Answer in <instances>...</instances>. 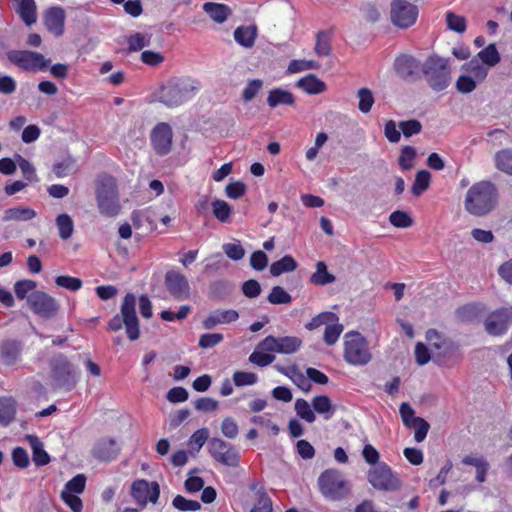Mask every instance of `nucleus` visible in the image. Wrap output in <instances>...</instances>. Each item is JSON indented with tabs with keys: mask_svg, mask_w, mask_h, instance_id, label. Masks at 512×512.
Masks as SVG:
<instances>
[{
	"mask_svg": "<svg viewBox=\"0 0 512 512\" xmlns=\"http://www.w3.org/2000/svg\"><path fill=\"white\" fill-rule=\"evenodd\" d=\"M302 341L298 337L284 336L278 338L277 348L280 354L295 353L301 346Z\"/></svg>",
	"mask_w": 512,
	"mask_h": 512,
	"instance_id": "4c0bfd02",
	"label": "nucleus"
},
{
	"mask_svg": "<svg viewBox=\"0 0 512 512\" xmlns=\"http://www.w3.org/2000/svg\"><path fill=\"white\" fill-rule=\"evenodd\" d=\"M37 215L36 211L30 207H13L4 211L2 220L4 222L16 221L23 222L29 221L35 218Z\"/></svg>",
	"mask_w": 512,
	"mask_h": 512,
	"instance_id": "bb28decb",
	"label": "nucleus"
},
{
	"mask_svg": "<svg viewBox=\"0 0 512 512\" xmlns=\"http://www.w3.org/2000/svg\"><path fill=\"white\" fill-rule=\"evenodd\" d=\"M128 50L136 52L150 45V37L142 33H134L127 37Z\"/></svg>",
	"mask_w": 512,
	"mask_h": 512,
	"instance_id": "a18cd8bd",
	"label": "nucleus"
},
{
	"mask_svg": "<svg viewBox=\"0 0 512 512\" xmlns=\"http://www.w3.org/2000/svg\"><path fill=\"white\" fill-rule=\"evenodd\" d=\"M208 450L211 456L223 465L234 467L238 464L237 450L233 445L220 438H211Z\"/></svg>",
	"mask_w": 512,
	"mask_h": 512,
	"instance_id": "f8f14e48",
	"label": "nucleus"
},
{
	"mask_svg": "<svg viewBox=\"0 0 512 512\" xmlns=\"http://www.w3.org/2000/svg\"><path fill=\"white\" fill-rule=\"evenodd\" d=\"M498 190L491 181L474 183L466 192L465 210L474 216H485L497 205Z\"/></svg>",
	"mask_w": 512,
	"mask_h": 512,
	"instance_id": "f257e3e1",
	"label": "nucleus"
},
{
	"mask_svg": "<svg viewBox=\"0 0 512 512\" xmlns=\"http://www.w3.org/2000/svg\"><path fill=\"white\" fill-rule=\"evenodd\" d=\"M495 165L497 169L512 175V150L504 149L496 153Z\"/></svg>",
	"mask_w": 512,
	"mask_h": 512,
	"instance_id": "ea45409f",
	"label": "nucleus"
},
{
	"mask_svg": "<svg viewBox=\"0 0 512 512\" xmlns=\"http://www.w3.org/2000/svg\"><path fill=\"white\" fill-rule=\"evenodd\" d=\"M160 495V486L157 482L149 483L144 479L136 480L131 486V496L142 507L148 502L156 503Z\"/></svg>",
	"mask_w": 512,
	"mask_h": 512,
	"instance_id": "4468645a",
	"label": "nucleus"
},
{
	"mask_svg": "<svg viewBox=\"0 0 512 512\" xmlns=\"http://www.w3.org/2000/svg\"><path fill=\"white\" fill-rule=\"evenodd\" d=\"M209 437V431L207 428H200L195 431L189 438L188 445L199 452Z\"/></svg>",
	"mask_w": 512,
	"mask_h": 512,
	"instance_id": "3c124183",
	"label": "nucleus"
},
{
	"mask_svg": "<svg viewBox=\"0 0 512 512\" xmlns=\"http://www.w3.org/2000/svg\"><path fill=\"white\" fill-rule=\"evenodd\" d=\"M296 86L309 95L321 94L327 90V85L314 74L300 78Z\"/></svg>",
	"mask_w": 512,
	"mask_h": 512,
	"instance_id": "b1692460",
	"label": "nucleus"
},
{
	"mask_svg": "<svg viewBox=\"0 0 512 512\" xmlns=\"http://www.w3.org/2000/svg\"><path fill=\"white\" fill-rule=\"evenodd\" d=\"M235 41L242 47L251 48L255 44L257 37L256 26H239L234 30L233 33Z\"/></svg>",
	"mask_w": 512,
	"mask_h": 512,
	"instance_id": "393cba45",
	"label": "nucleus"
},
{
	"mask_svg": "<svg viewBox=\"0 0 512 512\" xmlns=\"http://www.w3.org/2000/svg\"><path fill=\"white\" fill-rule=\"evenodd\" d=\"M359 98L358 108L362 113H368L374 103L372 92L368 88H361L357 92Z\"/></svg>",
	"mask_w": 512,
	"mask_h": 512,
	"instance_id": "864d4df0",
	"label": "nucleus"
},
{
	"mask_svg": "<svg viewBox=\"0 0 512 512\" xmlns=\"http://www.w3.org/2000/svg\"><path fill=\"white\" fill-rule=\"evenodd\" d=\"M447 26L450 30L463 33L466 30V21L462 16H458L453 12L446 13Z\"/></svg>",
	"mask_w": 512,
	"mask_h": 512,
	"instance_id": "052dcab7",
	"label": "nucleus"
},
{
	"mask_svg": "<svg viewBox=\"0 0 512 512\" xmlns=\"http://www.w3.org/2000/svg\"><path fill=\"white\" fill-rule=\"evenodd\" d=\"M512 323V307H505L492 312L486 318L485 330L491 335L504 334Z\"/></svg>",
	"mask_w": 512,
	"mask_h": 512,
	"instance_id": "dca6fc26",
	"label": "nucleus"
},
{
	"mask_svg": "<svg viewBox=\"0 0 512 512\" xmlns=\"http://www.w3.org/2000/svg\"><path fill=\"white\" fill-rule=\"evenodd\" d=\"M172 505L180 511H197L201 508V504L198 501L188 500L181 495H177Z\"/></svg>",
	"mask_w": 512,
	"mask_h": 512,
	"instance_id": "13d9d810",
	"label": "nucleus"
},
{
	"mask_svg": "<svg viewBox=\"0 0 512 512\" xmlns=\"http://www.w3.org/2000/svg\"><path fill=\"white\" fill-rule=\"evenodd\" d=\"M389 221L397 228H408L413 224V220L409 214L400 210L392 212L389 216Z\"/></svg>",
	"mask_w": 512,
	"mask_h": 512,
	"instance_id": "603ef678",
	"label": "nucleus"
},
{
	"mask_svg": "<svg viewBox=\"0 0 512 512\" xmlns=\"http://www.w3.org/2000/svg\"><path fill=\"white\" fill-rule=\"evenodd\" d=\"M331 52L330 40L326 33L320 31L317 33L315 53L318 56H328Z\"/></svg>",
	"mask_w": 512,
	"mask_h": 512,
	"instance_id": "4d7b16f0",
	"label": "nucleus"
},
{
	"mask_svg": "<svg viewBox=\"0 0 512 512\" xmlns=\"http://www.w3.org/2000/svg\"><path fill=\"white\" fill-rule=\"evenodd\" d=\"M16 414V403L12 398L1 397L0 398V423L3 426L10 424Z\"/></svg>",
	"mask_w": 512,
	"mask_h": 512,
	"instance_id": "2f4dec72",
	"label": "nucleus"
},
{
	"mask_svg": "<svg viewBox=\"0 0 512 512\" xmlns=\"http://www.w3.org/2000/svg\"><path fill=\"white\" fill-rule=\"evenodd\" d=\"M27 441L32 449V459L36 466H44L50 462V456L43 448V443L34 435H27Z\"/></svg>",
	"mask_w": 512,
	"mask_h": 512,
	"instance_id": "cd10ccee",
	"label": "nucleus"
},
{
	"mask_svg": "<svg viewBox=\"0 0 512 512\" xmlns=\"http://www.w3.org/2000/svg\"><path fill=\"white\" fill-rule=\"evenodd\" d=\"M339 321L338 316L333 312H322L311 319L309 323L305 325L306 329L314 330L319 328L322 325L325 327L332 323Z\"/></svg>",
	"mask_w": 512,
	"mask_h": 512,
	"instance_id": "a19ab883",
	"label": "nucleus"
},
{
	"mask_svg": "<svg viewBox=\"0 0 512 512\" xmlns=\"http://www.w3.org/2000/svg\"><path fill=\"white\" fill-rule=\"evenodd\" d=\"M55 283L70 291H78L82 287L81 279L71 276H58L55 279Z\"/></svg>",
	"mask_w": 512,
	"mask_h": 512,
	"instance_id": "e2e57ef3",
	"label": "nucleus"
},
{
	"mask_svg": "<svg viewBox=\"0 0 512 512\" xmlns=\"http://www.w3.org/2000/svg\"><path fill=\"white\" fill-rule=\"evenodd\" d=\"M422 71L429 86L435 91L446 89L451 82V70L444 58L429 57L422 65Z\"/></svg>",
	"mask_w": 512,
	"mask_h": 512,
	"instance_id": "423d86ee",
	"label": "nucleus"
},
{
	"mask_svg": "<svg viewBox=\"0 0 512 512\" xmlns=\"http://www.w3.org/2000/svg\"><path fill=\"white\" fill-rule=\"evenodd\" d=\"M86 485V477L83 474H78L69 480L62 491H69L71 494H80L84 491Z\"/></svg>",
	"mask_w": 512,
	"mask_h": 512,
	"instance_id": "5fc2aeb1",
	"label": "nucleus"
},
{
	"mask_svg": "<svg viewBox=\"0 0 512 512\" xmlns=\"http://www.w3.org/2000/svg\"><path fill=\"white\" fill-rule=\"evenodd\" d=\"M224 339L223 335L221 333H207L203 334L199 338V347L203 349H208L215 347L220 342H222Z\"/></svg>",
	"mask_w": 512,
	"mask_h": 512,
	"instance_id": "338daca9",
	"label": "nucleus"
},
{
	"mask_svg": "<svg viewBox=\"0 0 512 512\" xmlns=\"http://www.w3.org/2000/svg\"><path fill=\"white\" fill-rule=\"evenodd\" d=\"M267 300L271 304H289L292 301V297L281 286H275L272 288Z\"/></svg>",
	"mask_w": 512,
	"mask_h": 512,
	"instance_id": "09e8293b",
	"label": "nucleus"
},
{
	"mask_svg": "<svg viewBox=\"0 0 512 512\" xmlns=\"http://www.w3.org/2000/svg\"><path fill=\"white\" fill-rule=\"evenodd\" d=\"M297 262L290 255H285L280 260L273 262L270 266V273L277 277L283 273L293 272L297 269Z\"/></svg>",
	"mask_w": 512,
	"mask_h": 512,
	"instance_id": "7c9ffc66",
	"label": "nucleus"
},
{
	"mask_svg": "<svg viewBox=\"0 0 512 512\" xmlns=\"http://www.w3.org/2000/svg\"><path fill=\"white\" fill-rule=\"evenodd\" d=\"M56 226L59 231V237L63 240L69 239L74 232V222L71 216L66 213L59 214L56 217Z\"/></svg>",
	"mask_w": 512,
	"mask_h": 512,
	"instance_id": "c9c22d12",
	"label": "nucleus"
},
{
	"mask_svg": "<svg viewBox=\"0 0 512 512\" xmlns=\"http://www.w3.org/2000/svg\"><path fill=\"white\" fill-rule=\"evenodd\" d=\"M36 282L33 280L17 281L14 285L15 294L19 299L28 298V293L36 288Z\"/></svg>",
	"mask_w": 512,
	"mask_h": 512,
	"instance_id": "680f3d73",
	"label": "nucleus"
},
{
	"mask_svg": "<svg viewBox=\"0 0 512 512\" xmlns=\"http://www.w3.org/2000/svg\"><path fill=\"white\" fill-rule=\"evenodd\" d=\"M368 482L377 490L397 491L401 488V480L384 462L378 463L368 471Z\"/></svg>",
	"mask_w": 512,
	"mask_h": 512,
	"instance_id": "0eeeda50",
	"label": "nucleus"
},
{
	"mask_svg": "<svg viewBox=\"0 0 512 512\" xmlns=\"http://www.w3.org/2000/svg\"><path fill=\"white\" fill-rule=\"evenodd\" d=\"M431 174L427 170L417 172L412 186V193L415 196L421 195L429 186Z\"/></svg>",
	"mask_w": 512,
	"mask_h": 512,
	"instance_id": "37998d69",
	"label": "nucleus"
},
{
	"mask_svg": "<svg viewBox=\"0 0 512 512\" xmlns=\"http://www.w3.org/2000/svg\"><path fill=\"white\" fill-rule=\"evenodd\" d=\"M275 360V356L270 353H265L258 348L250 354L249 361L259 367H266Z\"/></svg>",
	"mask_w": 512,
	"mask_h": 512,
	"instance_id": "bf43d9fd",
	"label": "nucleus"
},
{
	"mask_svg": "<svg viewBox=\"0 0 512 512\" xmlns=\"http://www.w3.org/2000/svg\"><path fill=\"white\" fill-rule=\"evenodd\" d=\"M221 432L225 437L235 439L239 433L236 421L231 417L224 418L221 423Z\"/></svg>",
	"mask_w": 512,
	"mask_h": 512,
	"instance_id": "69168bd1",
	"label": "nucleus"
},
{
	"mask_svg": "<svg viewBox=\"0 0 512 512\" xmlns=\"http://www.w3.org/2000/svg\"><path fill=\"white\" fill-rule=\"evenodd\" d=\"M165 286L168 292L178 301L187 300L191 295V288L187 278L178 271L171 270L165 275Z\"/></svg>",
	"mask_w": 512,
	"mask_h": 512,
	"instance_id": "2eb2a0df",
	"label": "nucleus"
},
{
	"mask_svg": "<svg viewBox=\"0 0 512 512\" xmlns=\"http://www.w3.org/2000/svg\"><path fill=\"white\" fill-rule=\"evenodd\" d=\"M200 88V83L195 79L175 77L161 86L157 98L165 106L174 108L195 97Z\"/></svg>",
	"mask_w": 512,
	"mask_h": 512,
	"instance_id": "f03ea898",
	"label": "nucleus"
},
{
	"mask_svg": "<svg viewBox=\"0 0 512 512\" xmlns=\"http://www.w3.org/2000/svg\"><path fill=\"white\" fill-rule=\"evenodd\" d=\"M478 83L472 76L463 74L458 77L455 85L458 92L468 94L476 89Z\"/></svg>",
	"mask_w": 512,
	"mask_h": 512,
	"instance_id": "de8ad7c7",
	"label": "nucleus"
},
{
	"mask_svg": "<svg viewBox=\"0 0 512 512\" xmlns=\"http://www.w3.org/2000/svg\"><path fill=\"white\" fill-rule=\"evenodd\" d=\"M295 411L301 419L307 421L308 423H312L316 419L310 404L304 399L300 398L296 400Z\"/></svg>",
	"mask_w": 512,
	"mask_h": 512,
	"instance_id": "49530a36",
	"label": "nucleus"
},
{
	"mask_svg": "<svg viewBox=\"0 0 512 512\" xmlns=\"http://www.w3.org/2000/svg\"><path fill=\"white\" fill-rule=\"evenodd\" d=\"M51 368L56 387L70 390L75 385V374L66 357L63 355L54 357Z\"/></svg>",
	"mask_w": 512,
	"mask_h": 512,
	"instance_id": "9b49d317",
	"label": "nucleus"
},
{
	"mask_svg": "<svg viewBox=\"0 0 512 512\" xmlns=\"http://www.w3.org/2000/svg\"><path fill=\"white\" fill-rule=\"evenodd\" d=\"M96 200L99 212L106 217H116L121 211L117 184L113 177L103 175L98 179Z\"/></svg>",
	"mask_w": 512,
	"mask_h": 512,
	"instance_id": "20e7f679",
	"label": "nucleus"
},
{
	"mask_svg": "<svg viewBox=\"0 0 512 512\" xmlns=\"http://www.w3.org/2000/svg\"><path fill=\"white\" fill-rule=\"evenodd\" d=\"M65 18V11L60 6L50 7L43 14L46 29L57 38L64 33Z\"/></svg>",
	"mask_w": 512,
	"mask_h": 512,
	"instance_id": "6ab92c4d",
	"label": "nucleus"
},
{
	"mask_svg": "<svg viewBox=\"0 0 512 512\" xmlns=\"http://www.w3.org/2000/svg\"><path fill=\"white\" fill-rule=\"evenodd\" d=\"M222 249L227 257L234 261L241 260L245 255V250L240 243H226Z\"/></svg>",
	"mask_w": 512,
	"mask_h": 512,
	"instance_id": "0e129e2a",
	"label": "nucleus"
},
{
	"mask_svg": "<svg viewBox=\"0 0 512 512\" xmlns=\"http://www.w3.org/2000/svg\"><path fill=\"white\" fill-rule=\"evenodd\" d=\"M239 318V314L234 309L221 310L217 309L211 312L203 321L202 326L206 330H212L219 324H229L235 322Z\"/></svg>",
	"mask_w": 512,
	"mask_h": 512,
	"instance_id": "412c9836",
	"label": "nucleus"
},
{
	"mask_svg": "<svg viewBox=\"0 0 512 512\" xmlns=\"http://www.w3.org/2000/svg\"><path fill=\"white\" fill-rule=\"evenodd\" d=\"M121 315H115L108 323V329L119 331L125 326L128 338L135 341L140 336L139 320L136 314V297L132 293H127L123 299Z\"/></svg>",
	"mask_w": 512,
	"mask_h": 512,
	"instance_id": "7ed1b4c3",
	"label": "nucleus"
},
{
	"mask_svg": "<svg viewBox=\"0 0 512 512\" xmlns=\"http://www.w3.org/2000/svg\"><path fill=\"white\" fill-rule=\"evenodd\" d=\"M335 277L327 271V266L324 262L316 264V271L311 276V282L316 285H327L333 283Z\"/></svg>",
	"mask_w": 512,
	"mask_h": 512,
	"instance_id": "58836bf2",
	"label": "nucleus"
},
{
	"mask_svg": "<svg viewBox=\"0 0 512 512\" xmlns=\"http://www.w3.org/2000/svg\"><path fill=\"white\" fill-rule=\"evenodd\" d=\"M462 68L479 83L488 75V68L476 57L465 63Z\"/></svg>",
	"mask_w": 512,
	"mask_h": 512,
	"instance_id": "473e14b6",
	"label": "nucleus"
},
{
	"mask_svg": "<svg viewBox=\"0 0 512 512\" xmlns=\"http://www.w3.org/2000/svg\"><path fill=\"white\" fill-rule=\"evenodd\" d=\"M30 309L43 318L53 317L57 310L56 300L43 291H33L27 298Z\"/></svg>",
	"mask_w": 512,
	"mask_h": 512,
	"instance_id": "ddd939ff",
	"label": "nucleus"
},
{
	"mask_svg": "<svg viewBox=\"0 0 512 512\" xmlns=\"http://www.w3.org/2000/svg\"><path fill=\"white\" fill-rule=\"evenodd\" d=\"M24 343L18 339H4L0 342V363L6 367L17 365L22 358Z\"/></svg>",
	"mask_w": 512,
	"mask_h": 512,
	"instance_id": "f3484780",
	"label": "nucleus"
},
{
	"mask_svg": "<svg viewBox=\"0 0 512 512\" xmlns=\"http://www.w3.org/2000/svg\"><path fill=\"white\" fill-rule=\"evenodd\" d=\"M295 103V97L293 94L282 88H275L271 90L267 97V104L271 108H275L279 105L291 106Z\"/></svg>",
	"mask_w": 512,
	"mask_h": 512,
	"instance_id": "c85d7f7f",
	"label": "nucleus"
},
{
	"mask_svg": "<svg viewBox=\"0 0 512 512\" xmlns=\"http://www.w3.org/2000/svg\"><path fill=\"white\" fill-rule=\"evenodd\" d=\"M172 129L167 123H159L152 130L151 143L159 155H166L171 151L172 146Z\"/></svg>",
	"mask_w": 512,
	"mask_h": 512,
	"instance_id": "a211bd4d",
	"label": "nucleus"
},
{
	"mask_svg": "<svg viewBox=\"0 0 512 512\" xmlns=\"http://www.w3.org/2000/svg\"><path fill=\"white\" fill-rule=\"evenodd\" d=\"M251 489L256 491L257 502L250 512H273L272 500L262 489H257V484H252Z\"/></svg>",
	"mask_w": 512,
	"mask_h": 512,
	"instance_id": "72a5a7b5",
	"label": "nucleus"
},
{
	"mask_svg": "<svg viewBox=\"0 0 512 512\" xmlns=\"http://www.w3.org/2000/svg\"><path fill=\"white\" fill-rule=\"evenodd\" d=\"M203 10L216 23L225 22L228 19V17L232 14V10L229 6L215 2L204 3Z\"/></svg>",
	"mask_w": 512,
	"mask_h": 512,
	"instance_id": "a878e982",
	"label": "nucleus"
},
{
	"mask_svg": "<svg viewBox=\"0 0 512 512\" xmlns=\"http://www.w3.org/2000/svg\"><path fill=\"white\" fill-rule=\"evenodd\" d=\"M133 226L137 229L143 228L147 224V228L154 230L156 228L154 215L150 209L135 210L131 214Z\"/></svg>",
	"mask_w": 512,
	"mask_h": 512,
	"instance_id": "c756f323",
	"label": "nucleus"
},
{
	"mask_svg": "<svg viewBox=\"0 0 512 512\" xmlns=\"http://www.w3.org/2000/svg\"><path fill=\"white\" fill-rule=\"evenodd\" d=\"M394 69L401 78L408 80L414 78L422 70V66L414 57L401 55L395 59Z\"/></svg>",
	"mask_w": 512,
	"mask_h": 512,
	"instance_id": "aec40b11",
	"label": "nucleus"
},
{
	"mask_svg": "<svg viewBox=\"0 0 512 512\" xmlns=\"http://www.w3.org/2000/svg\"><path fill=\"white\" fill-rule=\"evenodd\" d=\"M312 406L317 413L323 414L326 420L330 419L334 414L332 402L326 395L314 397L312 400Z\"/></svg>",
	"mask_w": 512,
	"mask_h": 512,
	"instance_id": "e433bc0d",
	"label": "nucleus"
},
{
	"mask_svg": "<svg viewBox=\"0 0 512 512\" xmlns=\"http://www.w3.org/2000/svg\"><path fill=\"white\" fill-rule=\"evenodd\" d=\"M233 381L238 387L250 386L257 383L258 377L252 372L236 371L233 374Z\"/></svg>",
	"mask_w": 512,
	"mask_h": 512,
	"instance_id": "6e6d98bb",
	"label": "nucleus"
},
{
	"mask_svg": "<svg viewBox=\"0 0 512 512\" xmlns=\"http://www.w3.org/2000/svg\"><path fill=\"white\" fill-rule=\"evenodd\" d=\"M319 64L314 60H292L287 71L291 74L299 73L306 70L318 69Z\"/></svg>",
	"mask_w": 512,
	"mask_h": 512,
	"instance_id": "8fccbe9b",
	"label": "nucleus"
},
{
	"mask_svg": "<svg viewBox=\"0 0 512 512\" xmlns=\"http://www.w3.org/2000/svg\"><path fill=\"white\" fill-rule=\"evenodd\" d=\"M322 494L332 500H339L346 496L348 487L344 476L337 470H326L318 479Z\"/></svg>",
	"mask_w": 512,
	"mask_h": 512,
	"instance_id": "6e6552de",
	"label": "nucleus"
},
{
	"mask_svg": "<svg viewBox=\"0 0 512 512\" xmlns=\"http://www.w3.org/2000/svg\"><path fill=\"white\" fill-rule=\"evenodd\" d=\"M418 7L407 0H392L390 4V20L401 29L413 26L418 18Z\"/></svg>",
	"mask_w": 512,
	"mask_h": 512,
	"instance_id": "1a4fd4ad",
	"label": "nucleus"
},
{
	"mask_svg": "<svg viewBox=\"0 0 512 512\" xmlns=\"http://www.w3.org/2000/svg\"><path fill=\"white\" fill-rule=\"evenodd\" d=\"M211 206H212L213 215L220 222L225 223L228 221V219L232 213V209L226 201L216 199L212 202Z\"/></svg>",
	"mask_w": 512,
	"mask_h": 512,
	"instance_id": "79ce46f5",
	"label": "nucleus"
},
{
	"mask_svg": "<svg viewBox=\"0 0 512 512\" xmlns=\"http://www.w3.org/2000/svg\"><path fill=\"white\" fill-rule=\"evenodd\" d=\"M476 58L488 67L496 66L501 60L495 44H489L487 47L479 51Z\"/></svg>",
	"mask_w": 512,
	"mask_h": 512,
	"instance_id": "f704fd0d",
	"label": "nucleus"
},
{
	"mask_svg": "<svg viewBox=\"0 0 512 512\" xmlns=\"http://www.w3.org/2000/svg\"><path fill=\"white\" fill-rule=\"evenodd\" d=\"M344 360L353 366H364L372 359L368 342L357 331H349L344 335Z\"/></svg>",
	"mask_w": 512,
	"mask_h": 512,
	"instance_id": "39448f33",
	"label": "nucleus"
},
{
	"mask_svg": "<svg viewBox=\"0 0 512 512\" xmlns=\"http://www.w3.org/2000/svg\"><path fill=\"white\" fill-rule=\"evenodd\" d=\"M10 62L26 71H39L48 67L50 60L41 53L28 50H11L7 53Z\"/></svg>",
	"mask_w": 512,
	"mask_h": 512,
	"instance_id": "9d476101",
	"label": "nucleus"
},
{
	"mask_svg": "<svg viewBox=\"0 0 512 512\" xmlns=\"http://www.w3.org/2000/svg\"><path fill=\"white\" fill-rule=\"evenodd\" d=\"M120 447L114 439H102L96 443L92 450L93 456L104 462H109L117 457Z\"/></svg>",
	"mask_w": 512,
	"mask_h": 512,
	"instance_id": "4be33fe9",
	"label": "nucleus"
},
{
	"mask_svg": "<svg viewBox=\"0 0 512 512\" xmlns=\"http://www.w3.org/2000/svg\"><path fill=\"white\" fill-rule=\"evenodd\" d=\"M343 329V325L339 321L328 324L324 331V342L329 346L334 345L338 341Z\"/></svg>",
	"mask_w": 512,
	"mask_h": 512,
	"instance_id": "c03bdc74",
	"label": "nucleus"
},
{
	"mask_svg": "<svg viewBox=\"0 0 512 512\" xmlns=\"http://www.w3.org/2000/svg\"><path fill=\"white\" fill-rule=\"evenodd\" d=\"M13 3L15 12L27 26L37 22V5L35 0H13Z\"/></svg>",
	"mask_w": 512,
	"mask_h": 512,
	"instance_id": "5701e85b",
	"label": "nucleus"
},
{
	"mask_svg": "<svg viewBox=\"0 0 512 512\" xmlns=\"http://www.w3.org/2000/svg\"><path fill=\"white\" fill-rule=\"evenodd\" d=\"M287 375L301 390L306 392L310 390L311 384L308 377L304 376L296 368H292Z\"/></svg>",
	"mask_w": 512,
	"mask_h": 512,
	"instance_id": "774afa93",
	"label": "nucleus"
}]
</instances>
